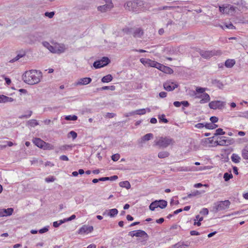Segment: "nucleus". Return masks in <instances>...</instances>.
Returning <instances> with one entry per match:
<instances>
[{"label": "nucleus", "mask_w": 248, "mask_h": 248, "mask_svg": "<svg viewBox=\"0 0 248 248\" xmlns=\"http://www.w3.org/2000/svg\"><path fill=\"white\" fill-rule=\"evenodd\" d=\"M42 77V73L36 70H31L26 71L22 76L23 81L30 85L38 83L40 81V78Z\"/></svg>", "instance_id": "nucleus-1"}, {"label": "nucleus", "mask_w": 248, "mask_h": 248, "mask_svg": "<svg viewBox=\"0 0 248 248\" xmlns=\"http://www.w3.org/2000/svg\"><path fill=\"white\" fill-rule=\"evenodd\" d=\"M230 203L231 202L229 200L216 202L214 203L212 207V211L217 213L220 211L228 209L229 207Z\"/></svg>", "instance_id": "nucleus-2"}, {"label": "nucleus", "mask_w": 248, "mask_h": 248, "mask_svg": "<svg viewBox=\"0 0 248 248\" xmlns=\"http://www.w3.org/2000/svg\"><path fill=\"white\" fill-rule=\"evenodd\" d=\"M128 235L132 237L136 236L142 238L143 240L141 241V242L143 244H145L149 238L148 234L145 231L141 230L129 232H128Z\"/></svg>", "instance_id": "nucleus-3"}, {"label": "nucleus", "mask_w": 248, "mask_h": 248, "mask_svg": "<svg viewBox=\"0 0 248 248\" xmlns=\"http://www.w3.org/2000/svg\"><path fill=\"white\" fill-rule=\"evenodd\" d=\"M174 140L170 137H161L158 140H157L155 144L160 148H165L169 146L170 145L173 144L174 143Z\"/></svg>", "instance_id": "nucleus-4"}, {"label": "nucleus", "mask_w": 248, "mask_h": 248, "mask_svg": "<svg viewBox=\"0 0 248 248\" xmlns=\"http://www.w3.org/2000/svg\"><path fill=\"white\" fill-rule=\"evenodd\" d=\"M198 52L203 58L206 59H210L214 56L220 55L222 54L221 51L218 50H204L199 49Z\"/></svg>", "instance_id": "nucleus-5"}, {"label": "nucleus", "mask_w": 248, "mask_h": 248, "mask_svg": "<svg viewBox=\"0 0 248 248\" xmlns=\"http://www.w3.org/2000/svg\"><path fill=\"white\" fill-rule=\"evenodd\" d=\"M168 202L164 200H155L151 203L149 205V209L151 211H155V209L158 207L161 209H164L167 206Z\"/></svg>", "instance_id": "nucleus-6"}, {"label": "nucleus", "mask_w": 248, "mask_h": 248, "mask_svg": "<svg viewBox=\"0 0 248 248\" xmlns=\"http://www.w3.org/2000/svg\"><path fill=\"white\" fill-rule=\"evenodd\" d=\"M226 105V102L221 101H213L209 103V107L210 108L213 109H222Z\"/></svg>", "instance_id": "nucleus-7"}, {"label": "nucleus", "mask_w": 248, "mask_h": 248, "mask_svg": "<svg viewBox=\"0 0 248 248\" xmlns=\"http://www.w3.org/2000/svg\"><path fill=\"white\" fill-rule=\"evenodd\" d=\"M178 86V84L170 81H166L163 84L164 89L168 92L172 91L175 88H177Z\"/></svg>", "instance_id": "nucleus-8"}, {"label": "nucleus", "mask_w": 248, "mask_h": 248, "mask_svg": "<svg viewBox=\"0 0 248 248\" xmlns=\"http://www.w3.org/2000/svg\"><path fill=\"white\" fill-rule=\"evenodd\" d=\"M92 79L91 78H79L77 82H75V86L79 85H86L91 82Z\"/></svg>", "instance_id": "nucleus-9"}, {"label": "nucleus", "mask_w": 248, "mask_h": 248, "mask_svg": "<svg viewBox=\"0 0 248 248\" xmlns=\"http://www.w3.org/2000/svg\"><path fill=\"white\" fill-rule=\"evenodd\" d=\"M93 230L92 226L83 225L78 231V233H89L91 232Z\"/></svg>", "instance_id": "nucleus-10"}, {"label": "nucleus", "mask_w": 248, "mask_h": 248, "mask_svg": "<svg viewBox=\"0 0 248 248\" xmlns=\"http://www.w3.org/2000/svg\"><path fill=\"white\" fill-rule=\"evenodd\" d=\"M196 98L202 99L200 101V104H204L208 102L210 100V97L206 93H204L200 95H197L196 96Z\"/></svg>", "instance_id": "nucleus-11"}, {"label": "nucleus", "mask_w": 248, "mask_h": 248, "mask_svg": "<svg viewBox=\"0 0 248 248\" xmlns=\"http://www.w3.org/2000/svg\"><path fill=\"white\" fill-rule=\"evenodd\" d=\"M113 7V4L112 2H109V3H106V4L98 6L97 9L99 11L102 13L105 12L108 10H110Z\"/></svg>", "instance_id": "nucleus-12"}, {"label": "nucleus", "mask_w": 248, "mask_h": 248, "mask_svg": "<svg viewBox=\"0 0 248 248\" xmlns=\"http://www.w3.org/2000/svg\"><path fill=\"white\" fill-rule=\"evenodd\" d=\"M143 33V31L141 28H133L132 35L134 37L140 38Z\"/></svg>", "instance_id": "nucleus-13"}, {"label": "nucleus", "mask_w": 248, "mask_h": 248, "mask_svg": "<svg viewBox=\"0 0 248 248\" xmlns=\"http://www.w3.org/2000/svg\"><path fill=\"white\" fill-rule=\"evenodd\" d=\"M14 212V209L12 208H8L7 209H0V217H4L10 216Z\"/></svg>", "instance_id": "nucleus-14"}, {"label": "nucleus", "mask_w": 248, "mask_h": 248, "mask_svg": "<svg viewBox=\"0 0 248 248\" xmlns=\"http://www.w3.org/2000/svg\"><path fill=\"white\" fill-rule=\"evenodd\" d=\"M66 49L65 45L62 44H58L55 46L54 53L61 54L63 53Z\"/></svg>", "instance_id": "nucleus-15"}, {"label": "nucleus", "mask_w": 248, "mask_h": 248, "mask_svg": "<svg viewBox=\"0 0 248 248\" xmlns=\"http://www.w3.org/2000/svg\"><path fill=\"white\" fill-rule=\"evenodd\" d=\"M33 143L38 147L42 149L45 141L40 138H36L32 140Z\"/></svg>", "instance_id": "nucleus-16"}, {"label": "nucleus", "mask_w": 248, "mask_h": 248, "mask_svg": "<svg viewBox=\"0 0 248 248\" xmlns=\"http://www.w3.org/2000/svg\"><path fill=\"white\" fill-rule=\"evenodd\" d=\"M164 73L167 74H172L173 72V70L169 67L164 66L163 64H160L158 69Z\"/></svg>", "instance_id": "nucleus-17"}, {"label": "nucleus", "mask_w": 248, "mask_h": 248, "mask_svg": "<svg viewBox=\"0 0 248 248\" xmlns=\"http://www.w3.org/2000/svg\"><path fill=\"white\" fill-rule=\"evenodd\" d=\"M211 83L214 85L218 88L219 89H222L223 87V84L222 82L217 79H212Z\"/></svg>", "instance_id": "nucleus-18"}, {"label": "nucleus", "mask_w": 248, "mask_h": 248, "mask_svg": "<svg viewBox=\"0 0 248 248\" xmlns=\"http://www.w3.org/2000/svg\"><path fill=\"white\" fill-rule=\"evenodd\" d=\"M190 245V242H178L174 245V248H186Z\"/></svg>", "instance_id": "nucleus-19"}, {"label": "nucleus", "mask_w": 248, "mask_h": 248, "mask_svg": "<svg viewBox=\"0 0 248 248\" xmlns=\"http://www.w3.org/2000/svg\"><path fill=\"white\" fill-rule=\"evenodd\" d=\"M31 43H33L38 40V34L37 32L31 33L28 36Z\"/></svg>", "instance_id": "nucleus-20"}, {"label": "nucleus", "mask_w": 248, "mask_h": 248, "mask_svg": "<svg viewBox=\"0 0 248 248\" xmlns=\"http://www.w3.org/2000/svg\"><path fill=\"white\" fill-rule=\"evenodd\" d=\"M43 46L47 48L51 52L54 53L55 46H51L48 42L44 41L42 42Z\"/></svg>", "instance_id": "nucleus-21"}, {"label": "nucleus", "mask_w": 248, "mask_h": 248, "mask_svg": "<svg viewBox=\"0 0 248 248\" xmlns=\"http://www.w3.org/2000/svg\"><path fill=\"white\" fill-rule=\"evenodd\" d=\"M13 101L14 99L12 97H9L4 95H0V103L11 102Z\"/></svg>", "instance_id": "nucleus-22"}, {"label": "nucleus", "mask_w": 248, "mask_h": 248, "mask_svg": "<svg viewBox=\"0 0 248 248\" xmlns=\"http://www.w3.org/2000/svg\"><path fill=\"white\" fill-rule=\"evenodd\" d=\"M113 79V77L110 74H108L103 77L101 79V81L103 83H108Z\"/></svg>", "instance_id": "nucleus-23"}, {"label": "nucleus", "mask_w": 248, "mask_h": 248, "mask_svg": "<svg viewBox=\"0 0 248 248\" xmlns=\"http://www.w3.org/2000/svg\"><path fill=\"white\" fill-rule=\"evenodd\" d=\"M235 63V61L233 59H228L225 61V66L227 68L232 67Z\"/></svg>", "instance_id": "nucleus-24"}, {"label": "nucleus", "mask_w": 248, "mask_h": 248, "mask_svg": "<svg viewBox=\"0 0 248 248\" xmlns=\"http://www.w3.org/2000/svg\"><path fill=\"white\" fill-rule=\"evenodd\" d=\"M118 213V211L116 208H113L108 210L107 215L111 217H115Z\"/></svg>", "instance_id": "nucleus-25"}, {"label": "nucleus", "mask_w": 248, "mask_h": 248, "mask_svg": "<svg viewBox=\"0 0 248 248\" xmlns=\"http://www.w3.org/2000/svg\"><path fill=\"white\" fill-rule=\"evenodd\" d=\"M119 186L122 187L126 188L127 189H129L131 188V185L128 181L120 182L119 183Z\"/></svg>", "instance_id": "nucleus-26"}, {"label": "nucleus", "mask_w": 248, "mask_h": 248, "mask_svg": "<svg viewBox=\"0 0 248 248\" xmlns=\"http://www.w3.org/2000/svg\"><path fill=\"white\" fill-rule=\"evenodd\" d=\"M153 138V134L152 133H148L143 136L141 139V142L148 141Z\"/></svg>", "instance_id": "nucleus-27"}, {"label": "nucleus", "mask_w": 248, "mask_h": 248, "mask_svg": "<svg viewBox=\"0 0 248 248\" xmlns=\"http://www.w3.org/2000/svg\"><path fill=\"white\" fill-rule=\"evenodd\" d=\"M200 194H201V192H200L199 190H196L191 192V193L188 194L186 197H183V199L186 200L187 198H190L192 197L200 195Z\"/></svg>", "instance_id": "nucleus-28"}, {"label": "nucleus", "mask_w": 248, "mask_h": 248, "mask_svg": "<svg viewBox=\"0 0 248 248\" xmlns=\"http://www.w3.org/2000/svg\"><path fill=\"white\" fill-rule=\"evenodd\" d=\"M242 156L244 159H248V145L246 146L242 150Z\"/></svg>", "instance_id": "nucleus-29"}, {"label": "nucleus", "mask_w": 248, "mask_h": 248, "mask_svg": "<svg viewBox=\"0 0 248 248\" xmlns=\"http://www.w3.org/2000/svg\"><path fill=\"white\" fill-rule=\"evenodd\" d=\"M231 159L232 161L235 163H238L240 162V161L241 160L240 157L235 154H232L231 156Z\"/></svg>", "instance_id": "nucleus-30"}, {"label": "nucleus", "mask_w": 248, "mask_h": 248, "mask_svg": "<svg viewBox=\"0 0 248 248\" xmlns=\"http://www.w3.org/2000/svg\"><path fill=\"white\" fill-rule=\"evenodd\" d=\"M54 149V146L52 144L46 142H45L43 148H42V149L45 150H51Z\"/></svg>", "instance_id": "nucleus-31"}, {"label": "nucleus", "mask_w": 248, "mask_h": 248, "mask_svg": "<svg viewBox=\"0 0 248 248\" xmlns=\"http://www.w3.org/2000/svg\"><path fill=\"white\" fill-rule=\"evenodd\" d=\"M106 90H110L111 91H114L115 90V86L113 85L108 86H103L102 87L97 89V90L98 91H101Z\"/></svg>", "instance_id": "nucleus-32"}, {"label": "nucleus", "mask_w": 248, "mask_h": 248, "mask_svg": "<svg viewBox=\"0 0 248 248\" xmlns=\"http://www.w3.org/2000/svg\"><path fill=\"white\" fill-rule=\"evenodd\" d=\"M170 155V153L167 151L160 152L158 154V157L160 158H164L168 157Z\"/></svg>", "instance_id": "nucleus-33"}, {"label": "nucleus", "mask_w": 248, "mask_h": 248, "mask_svg": "<svg viewBox=\"0 0 248 248\" xmlns=\"http://www.w3.org/2000/svg\"><path fill=\"white\" fill-rule=\"evenodd\" d=\"M149 66L153 67H155L157 69L159 68V65L160 63L150 59V62H149Z\"/></svg>", "instance_id": "nucleus-34"}, {"label": "nucleus", "mask_w": 248, "mask_h": 248, "mask_svg": "<svg viewBox=\"0 0 248 248\" xmlns=\"http://www.w3.org/2000/svg\"><path fill=\"white\" fill-rule=\"evenodd\" d=\"M100 62H103V67L107 65L110 62V60L109 59L108 57H103L101 60H99Z\"/></svg>", "instance_id": "nucleus-35"}, {"label": "nucleus", "mask_w": 248, "mask_h": 248, "mask_svg": "<svg viewBox=\"0 0 248 248\" xmlns=\"http://www.w3.org/2000/svg\"><path fill=\"white\" fill-rule=\"evenodd\" d=\"M205 127L207 129H214L218 127V125L214 123H206L205 124Z\"/></svg>", "instance_id": "nucleus-36"}, {"label": "nucleus", "mask_w": 248, "mask_h": 248, "mask_svg": "<svg viewBox=\"0 0 248 248\" xmlns=\"http://www.w3.org/2000/svg\"><path fill=\"white\" fill-rule=\"evenodd\" d=\"M71 147H72V146L71 145H63L61 146L59 148V150L56 151V153H58L59 152V151H65V150H67L69 148H71Z\"/></svg>", "instance_id": "nucleus-37"}, {"label": "nucleus", "mask_w": 248, "mask_h": 248, "mask_svg": "<svg viewBox=\"0 0 248 248\" xmlns=\"http://www.w3.org/2000/svg\"><path fill=\"white\" fill-rule=\"evenodd\" d=\"M78 119V116L73 115H67L65 117V120L66 121H76Z\"/></svg>", "instance_id": "nucleus-38"}, {"label": "nucleus", "mask_w": 248, "mask_h": 248, "mask_svg": "<svg viewBox=\"0 0 248 248\" xmlns=\"http://www.w3.org/2000/svg\"><path fill=\"white\" fill-rule=\"evenodd\" d=\"M233 177L232 174L230 172H225L224 174L223 178L225 181H228L230 179L232 178Z\"/></svg>", "instance_id": "nucleus-39"}, {"label": "nucleus", "mask_w": 248, "mask_h": 248, "mask_svg": "<svg viewBox=\"0 0 248 248\" xmlns=\"http://www.w3.org/2000/svg\"><path fill=\"white\" fill-rule=\"evenodd\" d=\"M38 124L37 121L34 119L30 120L28 122V124L31 127H34Z\"/></svg>", "instance_id": "nucleus-40"}, {"label": "nucleus", "mask_w": 248, "mask_h": 248, "mask_svg": "<svg viewBox=\"0 0 248 248\" xmlns=\"http://www.w3.org/2000/svg\"><path fill=\"white\" fill-rule=\"evenodd\" d=\"M225 134V132H224L222 128H219L216 130V132L214 134V136L223 135H224Z\"/></svg>", "instance_id": "nucleus-41"}, {"label": "nucleus", "mask_w": 248, "mask_h": 248, "mask_svg": "<svg viewBox=\"0 0 248 248\" xmlns=\"http://www.w3.org/2000/svg\"><path fill=\"white\" fill-rule=\"evenodd\" d=\"M158 119L160 122L168 123L169 122V121L165 118V115L164 114L159 115Z\"/></svg>", "instance_id": "nucleus-42"}, {"label": "nucleus", "mask_w": 248, "mask_h": 248, "mask_svg": "<svg viewBox=\"0 0 248 248\" xmlns=\"http://www.w3.org/2000/svg\"><path fill=\"white\" fill-rule=\"evenodd\" d=\"M93 66L95 69H98L103 67V65L100 64L99 60L95 61L93 63Z\"/></svg>", "instance_id": "nucleus-43"}, {"label": "nucleus", "mask_w": 248, "mask_h": 248, "mask_svg": "<svg viewBox=\"0 0 248 248\" xmlns=\"http://www.w3.org/2000/svg\"><path fill=\"white\" fill-rule=\"evenodd\" d=\"M133 28H125L123 29V31L127 34L133 33Z\"/></svg>", "instance_id": "nucleus-44"}, {"label": "nucleus", "mask_w": 248, "mask_h": 248, "mask_svg": "<svg viewBox=\"0 0 248 248\" xmlns=\"http://www.w3.org/2000/svg\"><path fill=\"white\" fill-rule=\"evenodd\" d=\"M220 140H219L220 146L227 145V139L226 137H221L220 138Z\"/></svg>", "instance_id": "nucleus-45"}, {"label": "nucleus", "mask_w": 248, "mask_h": 248, "mask_svg": "<svg viewBox=\"0 0 248 248\" xmlns=\"http://www.w3.org/2000/svg\"><path fill=\"white\" fill-rule=\"evenodd\" d=\"M135 115H143L146 113V109L144 108L140 109L134 111Z\"/></svg>", "instance_id": "nucleus-46"}, {"label": "nucleus", "mask_w": 248, "mask_h": 248, "mask_svg": "<svg viewBox=\"0 0 248 248\" xmlns=\"http://www.w3.org/2000/svg\"><path fill=\"white\" fill-rule=\"evenodd\" d=\"M28 114L26 115H22L19 116V119H24V118H28L31 116L32 113V111L31 110L28 111L27 112Z\"/></svg>", "instance_id": "nucleus-47"}, {"label": "nucleus", "mask_w": 248, "mask_h": 248, "mask_svg": "<svg viewBox=\"0 0 248 248\" xmlns=\"http://www.w3.org/2000/svg\"><path fill=\"white\" fill-rule=\"evenodd\" d=\"M140 62L143 64L145 65L149 66V62H150V59H146V58H141L140 59Z\"/></svg>", "instance_id": "nucleus-48"}, {"label": "nucleus", "mask_w": 248, "mask_h": 248, "mask_svg": "<svg viewBox=\"0 0 248 248\" xmlns=\"http://www.w3.org/2000/svg\"><path fill=\"white\" fill-rule=\"evenodd\" d=\"M181 105L183 106L182 109V110H184L185 109V107H189L190 104L187 101H181Z\"/></svg>", "instance_id": "nucleus-49"}, {"label": "nucleus", "mask_w": 248, "mask_h": 248, "mask_svg": "<svg viewBox=\"0 0 248 248\" xmlns=\"http://www.w3.org/2000/svg\"><path fill=\"white\" fill-rule=\"evenodd\" d=\"M205 90H206V88L201 87H198L196 89V91L198 93H204Z\"/></svg>", "instance_id": "nucleus-50"}, {"label": "nucleus", "mask_w": 248, "mask_h": 248, "mask_svg": "<svg viewBox=\"0 0 248 248\" xmlns=\"http://www.w3.org/2000/svg\"><path fill=\"white\" fill-rule=\"evenodd\" d=\"M56 180L54 176H51L45 178V181L47 183L53 182Z\"/></svg>", "instance_id": "nucleus-51"}, {"label": "nucleus", "mask_w": 248, "mask_h": 248, "mask_svg": "<svg viewBox=\"0 0 248 248\" xmlns=\"http://www.w3.org/2000/svg\"><path fill=\"white\" fill-rule=\"evenodd\" d=\"M120 157V155L118 154L113 155L111 156V159L114 161H116L119 160Z\"/></svg>", "instance_id": "nucleus-52"}, {"label": "nucleus", "mask_w": 248, "mask_h": 248, "mask_svg": "<svg viewBox=\"0 0 248 248\" xmlns=\"http://www.w3.org/2000/svg\"><path fill=\"white\" fill-rule=\"evenodd\" d=\"M68 135L71 136L72 137L73 140H75V139H76V138L77 137V136H78L77 133L74 131H71L70 132H69Z\"/></svg>", "instance_id": "nucleus-53"}, {"label": "nucleus", "mask_w": 248, "mask_h": 248, "mask_svg": "<svg viewBox=\"0 0 248 248\" xmlns=\"http://www.w3.org/2000/svg\"><path fill=\"white\" fill-rule=\"evenodd\" d=\"M209 211L207 208H203L201 210L200 213L203 215H207L208 214Z\"/></svg>", "instance_id": "nucleus-54"}, {"label": "nucleus", "mask_w": 248, "mask_h": 248, "mask_svg": "<svg viewBox=\"0 0 248 248\" xmlns=\"http://www.w3.org/2000/svg\"><path fill=\"white\" fill-rule=\"evenodd\" d=\"M49 226H46L39 230L40 233H43L47 232L48 231Z\"/></svg>", "instance_id": "nucleus-55"}, {"label": "nucleus", "mask_w": 248, "mask_h": 248, "mask_svg": "<svg viewBox=\"0 0 248 248\" xmlns=\"http://www.w3.org/2000/svg\"><path fill=\"white\" fill-rule=\"evenodd\" d=\"M225 28L229 29H235V27L234 26L232 23L229 24L225 23L224 24Z\"/></svg>", "instance_id": "nucleus-56"}, {"label": "nucleus", "mask_w": 248, "mask_h": 248, "mask_svg": "<svg viewBox=\"0 0 248 248\" xmlns=\"http://www.w3.org/2000/svg\"><path fill=\"white\" fill-rule=\"evenodd\" d=\"M54 14H55L54 12H46L45 13V15L46 16H47L50 18H52L53 17Z\"/></svg>", "instance_id": "nucleus-57"}, {"label": "nucleus", "mask_w": 248, "mask_h": 248, "mask_svg": "<svg viewBox=\"0 0 248 248\" xmlns=\"http://www.w3.org/2000/svg\"><path fill=\"white\" fill-rule=\"evenodd\" d=\"M210 120L212 122V123H217L218 121V118L216 116H212L210 118Z\"/></svg>", "instance_id": "nucleus-58"}, {"label": "nucleus", "mask_w": 248, "mask_h": 248, "mask_svg": "<svg viewBox=\"0 0 248 248\" xmlns=\"http://www.w3.org/2000/svg\"><path fill=\"white\" fill-rule=\"evenodd\" d=\"M203 219V217H201L200 219H199V221H195V222H194V225H197L198 226H200L201 225V222L202 221Z\"/></svg>", "instance_id": "nucleus-59"}, {"label": "nucleus", "mask_w": 248, "mask_h": 248, "mask_svg": "<svg viewBox=\"0 0 248 248\" xmlns=\"http://www.w3.org/2000/svg\"><path fill=\"white\" fill-rule=\"evenodd\" d=\"M23 57L22 55L18 54L15 58L10 61V62H15L18 60L20 58Z\"/></svg>", "instance_id": "nucleus-60"}, {"label": "nucleus", "mask_w": 248, "mask_h": 248, "mask_svg": "<svg viewBox=\"0 0 248 248\" xmlns=\"http://www.w3.org/2000/svg\"><path fill=\"white\" fill-rule=\"evenodd\" d=\"M202 186H205L208 187V185L207 184L202 185L201 183H197V184H195L194 186L196 188H199Z\"/></svg>", "instance_id": "nucleus-61"}, {"label": "nucleus", "mask_w": 248, "mask_h": 248, "mask_svg": "<svg viewBox=\"0 0 248 248\" xmlns=\"http://www.w3.org/2000/svg\"><path fill=\"white\" fill-rule=\"evenodd\" d=\"M195 127L197 128L201 129L203 128V127H205V125L202 123H198L195 124Z\"/></svg>", "instance_id": "nucleus-62"}, {"label": "nucleus", "mask_w": 248, "mask_h": 248, "mask_svg": "<svg viewBox=\"0 0 248 248\" xmlns=\"http://www.w3.org/2000/svg\"><path fill=\"white\" fill-rule=\"evenodd\" d=\"M60 159L62 161H68V157L65 155H62L60 156Z\"/></svg>", "instance_id": "nucleus-63"}, {"label": "nucleus", "mask_w": 248, "mask_h": 248, "mask_svg": "<svg viewBox=\"0 0 248 248\" xmlns=\"http://www.w3.org/2000/svg\"><path fill=\"white\" fill-rule=\"evenodd\" d=\"M167 93L165 92H161L159 93V95L161 98H165L167 96Z\"/></svg>", "instance_id": "nucleus-64"}]
</instances>
